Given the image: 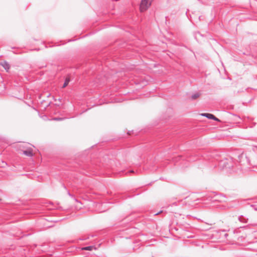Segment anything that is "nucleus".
<instances>
[{"label":"nucleus","mask_w":257,"mask_h":257,"mask_svg":"<svg viewBox=\"0 0 257 257\" xmlns=\"http://www.w3.org/2000/svg\"><path fill=\"white\" fill-rule=\"evenodd\" d=\"M153 0H142L140 6L141 12L146 11L151 6Z\"/></svg>","instance_id":"1"},{"label":"nucleus","mask_w":257,"mask_h":257,"mask_svg":"<svg viewBox=\"0 0 257 257\" xmlns=\"http://www.w3.org/2000/svg\"><path fill=\"white\" fill-rule=\"evenodd\" d=\"M201 115L205 116V117H207L208 118L215 120L216 121H220L219 119H218L214 115H213L211 113H202Z\"/></svg>","instance_id":"2"},{"label":"nucleus","mask_w":257,"mask_h":257,"mask_svg":"<svg viewBox=\"0 0 257 257\" xmlns=\"http://www.w3.org/2000/svg\"><path fill=\"white\" fill-rule=\"evenodd\" d=\"M1 65L4 68V69L8 71L10 68L9 64L6 61H3L1 63Z\"/></svg>","instance_id":"3"},{"label":"nucleus","mask_w":257,"mask_h":257,"mask_svg":"<svg viewBox=\"0 0 257 257\" xmlns=\"http://www.w3.org/2000/svg\"><path fill=\"white\" fill-rule=\"evenodd\" d=\"M23 153L28 156H32L33 155L32 151L31 150H28L27 151H24Z\"/></svg>","instance_id":"4"},{"label":"nucleus","mask_w":257,"mask_h":257,"mask_svg":"<svg viewBox=\"0 0 257 257\" xmlns=\"http://www.w3.org/2000/svg\"><path fill=\"white\" fill-rule=\"evenodd\" d=\"M200 95H201V94L200 93H196L192 95L191 96V98L192 100H195V99H196L197 98H198V97H199Z\"/></svg>","instance_id":"5"},{"label":"nucleus","mask_w":257,"mask_h":257,"mask_svg":"<svg viewBox=\"0 0 257 257\" xmlns=\"http://www.w3.org/2000/svg\"><path fill=\"white\" fill-rule=\"evenodd\" d=\"M93 248L95 249L93 246H89L87 247H84L81 248L82 250H92Z\"/></svg>","instance_id":"6"},{"label":"nucleus","mask_w":257,"mask_h":257,"mask_svg":"<svg viewBox=\"0 0 257 257\" xmlns=\"http://www.w3.org/2000/svg\"><path fill=\"white\" fill-rule=\"evenodd\" d=\"M69 81H70L69 78H66V80H65V81L63 85V87L64 88L66 86H67L68 85Z\"/></svg>","instance_id":"7"},{"label":"nucleus","mask_w":257,"mask_h":257,"mask_svg":"<svg viewBox=\"0 0 257 257\" xmlns=\"http://www.w3.org/2000/svg\"><path fill=\"white\" fill-rule=\"evenodd\" d=\"M1 200H2V199H1V198H0V201H1Z\"/></svg>","instance_id":"8"}]
</instances>
